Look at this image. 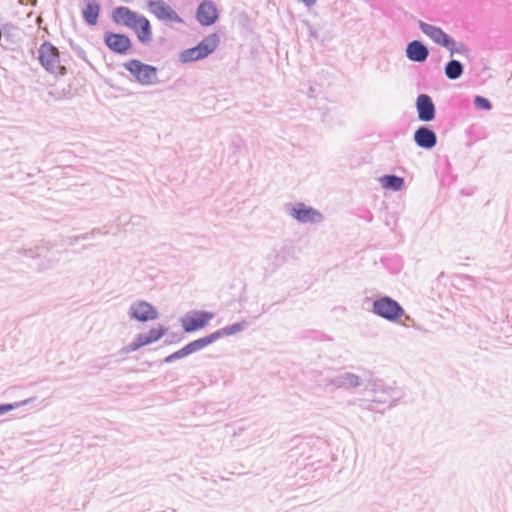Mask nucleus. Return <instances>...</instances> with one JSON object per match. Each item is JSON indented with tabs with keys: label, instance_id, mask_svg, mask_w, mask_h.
I'll return each instance as SVG.
<instances>
[{
	"label": "nucleus",
	"instance_id": "1",
	"mask_svg": "<svg viewBox=\"0 0 512 512\" xmlns=\"http://www.w3.org/2000/svg\"><path fill=\"white\" fill-rule=\"evenodd\" d=\"M38 58L42 67L51 74L63 75L66 68L60 59L59 50L49 42H44L38 50Z\"/></svg>",
	"mask_w": 512,
	"mask_h": 512
},
{
	"label": "nucleus",
	"instance_id": "2",
	"mask_svg": "<svg viewBox=\"0 0 512 512\" xmlns=\"http://www.w3.org/2000/svg\"><path fill=\"white\" fill-rule=\"evenodd\" d=\"M220 38L216 33L205 37L197 46L184 50L180 54L182 62H194L206 58L218 47Z\"/></svg>",
	"mask_w": 512,
	"mask_h": 512
},
{
	"label": "nucleus",
	"instance_id": "3",
	"mask_svg": "<svg viewBox=\"0 0 512 512\" xmlns=\"http://www.w3.org/2000/svg\"><path fill=\"white\" fill-rule=\"evenodd\" d=\"M134 79L142 85H152L157 80V69L139 60L131 59L123 64Z\"/></svg>",
	"mask_w": 512,
	"mask_h": 512
},
{
	"label": "nucleus",
	"instance_id": "4",
	"mask_svg": "<svg viewBox=\"0 0 512 512\" xmlns=\"http://www.w3.org/2000/svg\"><path fill=\"white\" fill-rule=\"evenodd\" d=\"M374 312L388 320H398L404 311L401 306L389 297L378 299L373 304Z\"/></svg>",
	"mask_w": 512,
	"mask_h": 512
},
{
	"label": "nucleus",
	"instance_id": "5",
	"mask_svg": "<svg viewBox=\"0 0 512 512\" xmlns=\"http://www.w3.org/2000/svg\"><path fill=\"white\" fill-rule=\"evenodd\" d=\"M103 38L107 47L114 53L126 55L132 49L131 39L124 34L107 32Z\"/></svg>",
	"mask_w": 512,
	"mask_h": 512
},
{
	"label": "nucleus",
	"instance_id": "6",
	"mask_svg": "<svg viewBox=\"0 0 512 512\" xmlns=\"http://www.w3.org/2000/svg\"><path fill=\"white\" fill-rule=\"evenodd\" d=\"M149 11L159 20L170 23H182L181 17L164 1L155 0L148 4Z\"/></svg>",
	"mask_w": 512,
	"mask_h": 512
},
{
	"label": "nucleus",
	"instance_id": "7",
	"mask_svg": "<svg viewBox=\"0 0 512 512\" xmlns=\"http://www.w3.org/2000/svg\"><path fill=\"white\" fill-rule=\"evenodd\" d=\"M419 26L435 43L449 49L451 54L454 53L455 42L441 28L424 22H420Z\"/></svg>",
	"mask_w": 512,
	"mask_h": 512
},
{
	"label": "nucleus",
	"instance_id": "8",
	"mask_svg": "<svg viewBox=\"0 0 512 512\" xmlns=\"http://www.w3.org/2000/svg\"><path fill=\"white\" fill-rule=\"evenodd\" d=\"M213 317L214 314L211 312H196L182 319V327L185 332H193L204 328Z\"/></svg>",
	"mask_w": 512,
	"mask_h": 512
},
{
	"label": "nucleus",
	"instance_id": "9",
	"mask_svg": "<svg viewBox=\"0 0 512 512\" xmlns=\"http://www.w3.org/2000/svg\"><path fill=\"white\" fill-rule=\"evenodd\" d=\"M130 315L140 322H147L157 319L158 312L148 302L140 301L131 306Z\"/></svg>",
	"mask_w": 512,
	"mask_h": 512
},
{
	"label": "nucleus",
	"instance_id": "10",
	"mask_svg": "<svg viewBox=\"0 0 512 512\" xmlns=\"http://www.w3.org/2000/svg\"><path fill=\"white\" fill-rule=\"evenodd\" d=\"M291 215L302 223H316L322 220L320 212L303 203L295 205L292 208Z\"/></svg>",
	"mask_w": 512,
	"mask_h": 512
},
{
	"label": "nucleus",
	"instance_id": "11",
	"mask_svg": "<svg viewBox=\"0 0 512 512\" xmlns=\"http://www.w3.org/2000/svg\"><path fill=\"white\" fill-rule=\"evenodd\" d=\"M197 20L203 26H210L218 19V10L216 5L209 0L203 1L196 13Z\"/></svg>",
	"mask_w": 512,
	"mask_h": 512
},
{
	"label": "nucleus",
	"instance_id": "12",
	"mask_svg": "<svg viewBox=\"0 0 512 512\" xmlns=\"http://www.w3.org/2000/svg\"><path fill=\"white\" fill-rule=\"evenodd\" d=\"M166 328L162 325H158L150 329L148 334H140L136 340L130 345L131 350H137L138 348L151 344L158 341L166 334Z\"/></svg>",
	"mask_w": 512,
	"mask_h": 512
},
{
	"label": "nucleus",
	"instance_id": "13",
	"mask_svg": "<svg viewBox=\"0 0 512 512\" xmlns=\"http://www.w3.org/2000/svg\"><path fill=\"white\" fill-rule=\"evenodd\" d=\"M416 107L418 111V117L421 121L429 122L434 119L435 107L428 95H419L416 100Z\"/></svg>",
	"mask_w": 512,
	"mask_h": 512
},
{
	"label": "nucleus",
	"instance_id": "14",
	"mask_svg": "<svg viewBox=\"0 0 512 512\" xmlns=\"http://www.w3.org/2000/svg\"><path fill=\"white\" fill-rule=\"evenodd\" d=\"M141 15L131 11L127 7L116 8L113 12V20L120 25L132 28Z\"/></svg>",
	"mask_w": 512,
	"mask_h": 512
},
{
	"label": "nucleus",
	"instance_id": "15",
	"mask_svg": "<svg viewBox=\"0 0 512 512\" xmlns=\"http://www.w3.org/2000/svg\"><path fill=\"white\" fill-rule=\"evenodd\" d=\"M131 30L136 33L137 38L141 43H149L152 39L151 24L149 20L142 15L138 18Z\"/></svg>",
	"mask_w": 512,
	"mask_h": 512
},
{
	"label": "nucleus",
	"instance_id": "16",
	"mask_svg": "<svg viewBox=\"0 0 512 512\" xmlns=\"http://www.w3.org/2000/svg\"><path fill=\"white\" fill-rule=\"evenodd\" d=\"M414 141L419 147L430 149L435 146L437 138L432 130L420 127L415 131Z\"/></svg>",
	"mask_w": 512,
	"mask_h": 512
},
{
	"label": "nucleus",
	"instance_id": "17",
	"mask_svg": "<svg viewBox=\"0 0 512 512\" xmlns=\"http://www.w3.org/2000/svg\"><path fill=\"white\" fill-rule=\"evenodd\" d=\"M407 57L416 62H423L428 57L427 48L419 41H413L407 46Z\"/></svg>",
	"mask_w": 512,
	"mask_h": 512
},
{
	"label": "nucleus",
	"instance_id": "18",
	"mask_svg": "<svg viewBox=\"0 0 512 512\" xmlns=\"http://www.w3.org/2000/svg\"><path fill=\"white\" fill-rule=\"evenodd\" d=\"M382 187L387 190L399 191L404 186V180L394 175H385L379 179Z\"/></svg>",
	"mask_w": 512,
	"mask_h": 512
},
{
	"label": "nucleus",
	"instance_id": "19",
	"mask_svg": "<svg viewBox=\"0 0 512 512\" xmlns=\"http://www.w3.org/2000/svg\"><path fill=\"white\" fill-rule=\"evenodd\" d=\"M245 326V322L235 323L230 326L224 327L218 331L211 333L214 342L223 336H231L240 332Z\"/></svg>",
	"mask_w": 512,
	"mask_h": 512
},
{
	"label": "nucleus",
	"instance_id": "20",
	"mask_svg": "<svg viewBox=\"0 0 512 512\" xmlns=\"http://www.w3.org/2000/svg\"><path fill=\"white\" fill-rule=\"evenodd\" d=\"M214 342L212 335H208L206 337H203L201 339L195 340L187 344L184 348L187 351V354H191L193 352H196Z\"/></svg>",
	"mask_w": 512,
	"mask_h": 512
},
{
	"label": "nucleus",
	"instance_id": "21",
	"mask_svg": "<svg viewBox=\"0 0 512 512\" xmlns=\"http://www.w3.org/2000/svg\"><path fill=\"white\" fill-rule=\"evenodd\" d=\"M445 74L449 79H457L462 74V65L459 61L452 60L448 62L445 68Z\"/></svg>",
	"mask_w": 512,
	"mask_h": 512
},
{
	"label": "nucleus",
	"instance_id": "22",
	"mask_svg": "<svg viewBox=\"0 0 512 512\" xmlns=\"http://www.w3.org/2000/svg\"><path fill=\"white\" fill-rule=\"evenodd\" d=\"M83 16L89 24H96V7L92 4L87 5L83 11Z\"/></svg>",
	"mask_w": 512,
	"mask_h": 512
},
{
	"label": "nucleus",
	"instance_id": "23",
	"mask_svg": "<svg viewBox=\"0 0 512 512\" xmlns=\"http://www.w3.org/2000/svg\"><path fill=\"white\" fill-rule=\"evenodd\" d=\"M475 104L478 108L487 109V110L491 108L490 102L487 99L482 98L480 96L475 98Z\"/></svg>",
	"mask_w": 512,
	"mask_h": 512
},
{
	"label": "nucleus",
	"instance_id": "24",
	"mask_svg": "<svg viewBox=\"0 0 512 512\" xmlns=\"http://www.w3.org/2000/svg\"><path fill=\"white\" fill-rule=\"evenodd\" d=\"M187 351L185 350V348L183 347L182 349L178 350L177 352L171 354L170 356H168L165 361L166 362H170L174 359H179V358H182V357H185L187 356Z\"/></svg>",
	"mask_w": 512,
	"mask_h": 512
},
{
	"label": "nucleus",
	"instance_id": "25",
	"mask_svg": "<svg viewBox=\"0 0 512 512\" xmlns=\"http://www.w3.org/2000/svg\"><path fill=\"white\" fill-rule=\"evenodd\" d=\"M13 409V405L11 404H2L0 405V415H3Z\"/></svg>",
	"mask_w": 512,
	"mask_h": 512
},
{
	"label": "nucleus",
	"instance_id": "26",
	"mask_svg": "<svg viewBox=\"0 0 512 512\" xmlns=\"http://www.w3.org/2000/svg\"><path fill=\"white\" fill-rule=\"evenodd\" d=\"M304 2L307 6H311L316 3V0H301Z\"/></svg>",
	"mask_w": 512,
	"mask_h": 512
}]
</instances>
